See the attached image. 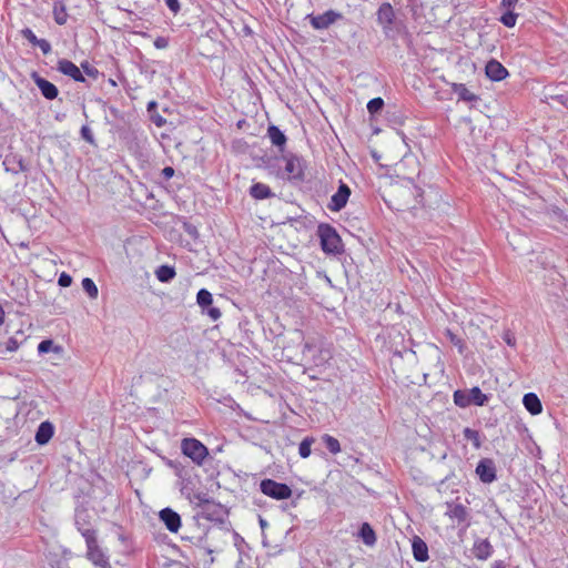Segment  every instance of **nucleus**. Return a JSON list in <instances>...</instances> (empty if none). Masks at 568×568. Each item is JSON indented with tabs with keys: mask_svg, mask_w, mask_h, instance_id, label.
<instances>
[{
	"mask_svg": "<svg viewBox=\"0 0 568 568\" xmlns=\"http://www.w3.org/2000/svg\"><path fill=\"white\" fill-rule=\"evenodd\" d=\"M317 233L322 250L325 253L336 255L343 252L342 240L333 226L329 224H320Z\"/></svg>",
	"mask_w": 568,
	"mask_h": 568,
	"instance_id": "f257e3e1",
	"label": "nucleus"
},
{
	"mask_svg": "<svg viewBox=\"0 0 568 568\" xmlns=\"http://www.w3.org/2000/svg\"><path fill=\"white\" fill-rule=\"evenodd\" d=\"M181 449L185 456L197 465H202L209 455L207 448L195 438H184L181 443Z\"/></svg>",
	"mask_w": 568,
	"mask_h": 568,
	"instance_id": "f03ea898",
	"label": "nucleus"
},
{
	"mask_svg": "<svg viewBox=\"0 0 568 568\" xmlns=\"http://www.w3.org/2000/svg\"><path fill=\"white\" fill-rule=\"evenodd\" d=\"M260 488L264 495L277 500L287 499L292 496L290 486L273 479H263L260 484Z\"/></svg>",
	"mask_w": 568,
	"mask_h": 568,
	"instance_id": "7ed1b4c3",
	"label": "nucleus"
},
{
	"mask_svg": "<svg viewBox=\"0 0 568 568\" xmlns=\"http://www.w3.org/2000/svg\"><path fill=\"white\" fill-rule=\"evenodd\" d=\"M85 544L88 548L87 557L92 564L102 568L110 567L106 555L98 545L97 536L88 535Z\"/></svg>",
	"mask_w": 568,
	"mask_h": 568,
	"instance_id": "20e7f679",
	"label": "nucleus"
},
{
	"mask_svg": "<svg viewBox=\"0 0 568 568\" xmlns=\"http://www.w3.org/2000/svg\"><path fill=\"white\" fill-rule=\"evenodd\" d=\"M342 18V13L329 9L322 14H307L305 19L310 21L311 26L315 30H325L329 28L332 24H334L336 21L341 20Z\"/></svg>",
	"mask_w": 568,
	"mask_h": 568,
	"instance_id": "39448f33",
	"label": "nucleus"
},
{
	"mask_svg": "<svg viewBox=\"0 0 568 568\" xmlns=\"http://www.w3.org/2000/svg\"><path fill=\"white\" fill-rule=\"evenodd\" d=\"M282 160L285 162L283 178L288 180H302L303 179V165L300 158L288 154L284 155Z\"/></svg>",
	"mask_w": 568,
	"mask_h": 568,
	"instance_id": "423d86ee",
	"label": "nucleus"
},
{
	"mask_svg": "<svg viewBox=\"0 0 568 568\" xmlns=\"http://www.w3.org/2000/svg\"><path fill=\"white\" fill-rule=\"evenodd\" d=\"M476 474L479 479L485 484H490L496 480V466L493 459L484 458L479 460L476 467Z\"/></svg>",
	"mask_w": 568,
	"mask_h": 568,
	"instance_id": "0eeeda50",
	"label": "nucleus"
},
{
	"mask_svg": "<svg viewBox=\"0 0 568 568\" xmlns=\"http://www.w3.org/2000/svg\"><path fill=\"white\" fill-rule=\"evenodd\" d=\"M351 195V189L343 182H341L337 192L331 197L328 209L333 212H338L345 207L348 197Z\"/></svg>",
	"mask_w": 568,
	"mask_h": 568,
	"instance_id": "6e6552de",
	"label": "nucleus"
},
{
	"mask_svg": "<svg viewBox=\"0 0 568 568\" xmlns=\"http://www.w3.org/2000/svg\"><path fill=\"white\" fill-rule=\"evenodd\" d=\"M159 518L169 531H179L181 527V516L176 511L166 507L159 513Z\"/></svg>",
	"mask_w": 568,
	"mask_h": 568,
	"instance_id": "1a4fd4ad",
	"label": "nucleus"
},
{
	"mask_svg": "<svg viewBox=\"0 0 568 568\" xmlns=\"http://www.w3.org/2000/svg\"><path fill=\"white\" fill-rule=\"evenodd\" d=\"M58 71L64 75L70 77L77 82H84L85 79L80 70L72 61L67 59H61L58 61Z\"/></svg>",
	"mask_w": 568,
	"mask_h": 568,
	"instance_id": "9d476101",
	"label": "nucleus"
},
{
	"mask_svg": "<svg viewBox=\"0 0 568 568\" xmlns=\"http://www.w3.org/2000/svg\"><path fill=\"white\" fill-rule=\"evenodd\" d=\"M32 80L41 91L42 95L48 100H53L58 97L59 90L58 88L51 83L50 81L45 80L44 78L40 77L38 73H32Z\"/></svg>",
	"mask_w": 568,
	"mask_h": 568,
	"instance_id": "9b49d317",
	"label": "nucleus"
},
{
	"mask_svg": "<svg viewBox=\"0 0 568 568\" xmlns=\"http://www.w3.org/2000/svg\"><path fill=\"white\" fill-rule=\"evenodd\" d=\"M395 13L393 7L388 2H384L377 10V22L385 31L390 30L394 22Z\"/></svg>",
	"mask_w": 568,
	"mask_h": 568,
	"instance_id": "f8f14e48",
	"label": "nucleus"
},
{
	"mask_svg": "<svg viewBox=\"0 0 568 568\" xmlns=\"http://www.w3.org/2000/svg\"><path fill=\"white\" fill-rule=\"evenodd\" d=\"M485 71L493 81H501L508 75L507 69L495 59L487 62Z\"/></svg>",
	"mask_w": 568,
	"mask_h": 568,
	"instance_id": "ddd939ff",
	"label": "nucleus"
},
{
	"mask_svg": "<svg viewBox=\"0 0 568 568\" xmlns=\"http://www.w3.org/2000/svg\"><path fill=\"white\" fill-rule=\"evenodd\" d=\"M87 518L88 514L85 510H78L75 513V526L85 540L88 535L97 536V531L91 527Z\"/></svg>",
	"mask_w": 568,
	"mask_h": 568,
	"instance_id": "4468645a",
	"label": "nucleus"
},
{
	"mask_svg": "<svg viewBox=\"0 0 568 568\" xmlns=\"http://www.w3.org/2000/svg\"><path fill=\"white\" fill-rule=\"evenodd\" d=\"M473 555L479 560L488 559L493 554V546L488 539H477L473 546Z\"/></svg>",
	"mask_w": 568,
	"mask_h": 568,
	"instance_id": "2eb2a0df",
	"label": "nucleus"
},
{
	"mask_svg": "<svg viewBox=\"0 0 568 568\" xmlns=\"http://www.w3.org/2000/svg\"><path fill=\"white\" fill-rule=\"evenodd\" d=\"M3 165L7 172H11L13 174L26 172L28 170L23 159L18 158L17 155L6 156Z\"/></svg>",
	"mask_w": 568,
	"mask_h": 568,
	"instance_id": "dca6fc26",
	"label": "nucleus"
},
{
	"mask_svg": "<svg viewBox=\"0 0 568 568\" xmlns=\"http://www.w3.org/2000/svg\"><path fill=\"white\" fill-rule=\"evenodd\" d=\"M446 515L458 524L464 523L468 517L467 508L462 504H447Z\"/></svg>",
	"mask_w": 568,
	"mask_h": 568,
	"instance_id": "f3484780",
	"label": "nucleus"
},
{
	"mask_svg": "<svg viewBox=\"0 0 568 568\" xmlns=\"http://www.w3.org/2000/svg\"><path fill=\"white\" fill-rule=\"evenodd\" d=\"M54 428L50 422H42L36 433V442L39 445H45L53 436Z\"/></svg>",
	"mask_w": 568,
	"mask_h": 568,
	"instance_id": "a211bd4d",
	"label": "nucleus"
},
{
	"mask_svg": "<svg viewBox=\"0 0 568 568\" xmlns=\"http://www.w3.org/2000/svg\"><path fill=\"white\" fill-rule=\"evenodd\" d=\"M412 548L414 558L417 561L423 562L428 559V547L420 537L415 536L413 538Z\"/></svg>",
	"mask_w": 568,
	"mask_h": 568,
	"instance_id": "6ab92c4d",
	"label": "nucleus"
},
{
	"mask_svg": "<svg viewBox=\"0 0 568 568\" xmlns=\"http://www.w3.org/2000/svg\"><path fill=\"white\" fill-rule=\"evenodd\" d=\"M523 404L525 408L532 415H538L542 410L541 402L535 393H527L524 395Z\"/></svg>",
	"mask_w": 568,
	"mask_h": 568,
	"instance_id": "aec40b11",
	"label": "nucleus"
},
{
	"mask_svg": "<svg viewBox=\"0 0 568 568\" xmlns=\"http://www.w3.org/2000/svg\"><path fill=\"white\" fill-rule=\"evenodd\" d=\"M52 13L55 23H58L59 26H63L67 23L69 16L67 12V6L64 0H54Z\"/></svg>",
	"mask_w": 568,
	"mask_h": 568,
	"instance_id": "412c9836",
	"label": "nucleus"
},
{
	"mask_svg": "<svg viewBox=\"0 0 568 568\" xmlns=\"http://www.w3.org/2000/svg\"><path fill=\"white\" fill-rule=\"evenodd\" d=\"M267 136L270 138L273 145L280 148V150L283 151L286 143V136L276 125L268 126Z\"/></svg>",
	"mask_w": 568,
	"mask_h": 568,
	"instance_id": "4be33fe9",
	"label": "nucleus"
},
{
	"mask_svg": "<svg viewBox=\"0 0 568 568\" xmlns=\"http://www.w3.org/2000/svg\"><path fill=\"white\" fill-rule=\"evenodd\" d=\"M250 194L252 197H254L256 200H264V199H268V197L273 196V193H272L270 186L264 183H260V182L254 183L250 187Z\"/></svg>",
	"mask_w": 568,
	"mask_h": 568,
	"instance_id": "5701e85b",
	"label": "nucleus"
},
{
	"mask_svg": "<svg viewBox=\"0 0 568 568\" xmlns=\"http://www.w3.org/2000/svg\"><path fill=\"white\" fill-rule=\"evenodd\" d=\"M358 536L366 546H373L376 542V534L368 523L362 524Z\"/></svg>",
	"mask_w": 568,
	"mask_h": 568,
	"instance_id": "b1692460",
	"label": "nucleus"
},
{
	"mask_svg": "<svg viewBox=\"0 0 568 568\" xmlns=\"http://www.w3.org/2000/svg\"><path fill=\"white\" fill-rule=\"evenodd\" d=\"M453 91L455 94L458 95L459 100L466 101V102H473L477 101L478 97L470 92L465 84L463 83H454L453 84Z\"/></svg>",
	"mask_w": 568,
	"mask_h": 568,
	"instance_id": "393cba45",
	"label": "nucleus"
},
{
	"mask_svg": "<svg viewBox=\"0 0 568 568\" xmlns=\"http://www.w3.org/2000/svg\"><path fill=\"white\" fill-rule=\"evenodd\" d=\"M202 541V538L199 539L200 544L196 545V557L203 560L204 565H212L214 561V558L212 557L213 549L206 545H201Z\"/></svg>",
	"mask_w": 568,
	"mask_h": 568,
	"instance_id": "a878e982",
	"label": "nucleus"
},
{
	"mask_svg": "<svg viewBox=\"0 0 568 568\" xmlns=\"http://www.w3.org/2000/svg\"><path fill=\"white\" fill-rule=\"evenodd\" d=\"M175 270L169 265H161L155 271L156 278L162 283H168L175 277Z\"/></svg>",
	"mask_w": 568,
	"mask_h": 568,
	"instance_id": "bb28decb",
	"label": "nucleus"
},
{
	"mask_svg": "<svg viewBox=\"0 0 568 568\" xmlns=\"http://www.w3.org/2000/svg\"><path fill=\"white\" fill-rule=\"evenodd\" d=\"M454 403L462 407H468L471 405L470 395L468 389H458L454 393Z\"/></svg>",
	"mask_w": 568,
	"mask_h": 568,
	"instance_id": "cd10ccee",
	"label": "nucleus"
},
{
	"mask_svg": "<svg viewBox=\"0 0 568 568\" xmlns=\"http://www.w3.org/2000/svg\"><path fill=\"white\" fill-rule=\"evenodd\" d=\"M469 390L471 404L483 406L488 400V396L484 394L479 387L475 386Z\"/></svg>",
	"mask_w": 568,
	"mask_h": 568,
	"instance_id": "c85d7f7f",
	"label": "nucleus"
},
{
	"mask_svg": "<svg viewBox=\"0 0 568 568\" xmlns=\"http://www.w3.org/2000/svg\"><path fill=\"white\" fill-rule=\"evenodd\" d=\"M562 84H565V83L561 82L557 87V92L547 95V99L558 102L559 104H561L564 108H566L568 110V92L560 90V87Z\"/></svg>",
	"mask_w": 568,
	"mask_h": 568,
	"instance_id": "c756f323",
	"label": "nucleus"
},
{
	"mask_svg": "<svg viewBox=\"0 0 568 568\" xmlns=\"http://www.w3.org/2000/svg\"><path fill=\"white\" fill-rule=\"evenodd\" d=\"M196 302L205 311L206 307L212 305V294L207 290L202 288L197 292Z\"/></svg>",
	"mask_w": 568,
	"mask_h": 568,
	"instance_id": "7c9ffc66",
	"label": "nucleus"
},
{
	"mask_svg": "<svg viewBox=\"0 0 568 568\" xmlns=\"http://www.w3.org/2000/svg\"><path fill=\"white\" fill-rule=\"evenodd\" d=\"M19 346L20 343L16 337H9L7 342H0V355L16 352Z\"/></svg>",
	"mask_w": 568,
	"mask_h": 568,
	"instance_id": "2f4dec72",
	"label": "nucleus"
},
{
	"mask_svg": "<svg viewBox=\"0 0 568 568\" xmlns=\"http://www.w3.org/2000/svg\"><path fill=\"white\" fill-rule=\"evenodd\" d=\"M322 440L323 443L325 444L326 448L334 455L338 454L341 452V444L339 442L331 436V435H327L325 434L323 437H322Z\"/></svg>",
	"mask_w": 568,
	"mask_h": 568,
	"instance_id": "473e14b6",
	"label": "nucleus"
},
{
	"mask_svg": "<svg viewBox=\"0 0 568 568\" xmlns=\"http://www.w3.org/2000/svg\"><path fill=\"white\" fill-rule=\"evenodd\" d=\"M191 503H193L197 507L207 508L213 503L210 500L207 494L205 493H196L191 497Z\"/></svg>",
	"mask_w": 568,
	"mask_h": 568,
	"instance_id": "72a5a7b5",
	"label": "nucleus"
},
{
	"mask_svg": "<svg viewBox=\"0 0 568 568\" xmlns=\"http://www.w3.org/2000/svg\"><path fill=\"white\" fill-rule=\"evenodd\" d=\"M50 351L60 353L62 351V347L54 345L51 339H43L39 343V345H38L39 354H45V353H49Z\"/></svg>",
	"mask_w": 568,
	"mask_h": 568,
	"instance_id": "f704fd0d",
	"label": "nucleus"
},
{
	"mask_svg": "<svg viewBox=\"0 0 568 568\" xmlns=\"http://www.w3.org/2000/svg\"><path fill=\"white\" fill-rule=\"evenodd\" d=\"M82 287L85 291V293L89 295V297H91V298L98 297V294H99L98 287L91 278H89V277L83 278Z\"/></svg>",
	"mask_w": 568,
	"mask_h": 568,
	"instance_id": "c9c22d12",
	"label": "nucleus"
},
{
	"mask_svg": "<svg viewBox=\"0 0 568 568\" xmlns=\"http://www.w3.org/2000/svg\"><path fill=\"white\" fill-rule=\"evenodd\" d=\"M464 437L467 440H470L475 448H479L481 446L479 432L467 427L464 429Z\"/></svg>",
	"mask_w": 568,
	"mask_h": 568,
	"instance_id": "e433bc0d",
	"label": "nucleus"
},
{
	"mask_svg": "<svg viewBox=\"0 0 568 568\" xmlns=\"http://www.w3.org/2000/svg\"><path fill=\"white\" fill-rule=\"evenodd\" d=\"M314 439L312 437H305L300 446H298V454L302 458H307L311 455V446L313 444Z\"/></svg>",
	"mask_w": 568,
	"mask_h": 568,
	"instance_id": "4c0bfd02",
	"label": "nucleus"
},
{
	"mask_svg": "<svg viewBox=\"0 0 568 568\" xmlns=\"http://www.w3.org/2000/svg\"><path fill=\"white\" fill-rule=\"evenodd\" d=\"M517 14L513 10H506L500 17V22L508 28H513L516 24Z\"/></svg>",
	"mask_w": 568,
	"mask_h": 568,
	"instance_id": "58836bf2",
	"label": "nucleus"
},
{
	"mask_svg": "<svg viewBox=\"0 0 568 568\" xmlns=\"http://www.w3.org/2000/svg\"><path fill=\"white\" fill-rule=\"evenodd\" d=\"M384 106V100L382 98H374L368 101L367 110L371 114L379 112Z\"/></svg>",
	"mask_w": 568,
	"mask_h": 568,
	"instance_id": "ea45409f",
	"label": "nucleus"
},
{
	"mask_svg": "<svg viewBox=\"0 0 568 568\" xmlns=\"http://www.w3.org/2000/svg\"><path fill=\"white\" fill-rule=\"evenodd\" d=\"M446 336L458 348V352L462 354L465 347L463 339L458 337L456 334H454L450 329L446 331Z\"/></svg>",
	"mask_w": 568,
	"mask_h": 568,
	"instance_id": "a19ab883",
	"label": "nucleus"
},
{
	"mask_svg": "<svg viewBox=\"0 0 568 568\" xmlns=\"http://www.w3.org/2000/svg\"><path fill=\"white\" fill-rule=\"evenodd\" d=\"M21 36L33 45H37V43L40 40L39 38H37V36L33 33V31L29 28H24L23 30H21Z\"/></svg>",
	"mask_w": 568,
	"mask_h": 568,
	"instance_id": "79ce46f5",
	"label": "nucleus"
},
{
	"mask_svg": "<svg viewBox=\"0 0 568 568\" xmlns=\"http://www.w3.org/2000/svg\"><path fill=\"white\" fill-rule=\"evenodd\" d=\"M80 133H81L82 139L85 140L88 143H90V144H94L95 143L93 133H92L91 129L88 125H83L81 128Z\"/></svg>",
	"mask_w": 568,
	"mask_h": 568,
	"instance_id": "37998d69",
	"label": "nucleus"
},
{
	"mask_svg": "<svg viewBox=\"0 0 568 568\" xmlns=\"http://www.w3.org/2000/svg\"><path fill=\"white\" fill-rule=\"evenodd\" d=\"M81 68L83 69L84 73L91 78L95 79L99 74L98 69L90 65L88 62L81 63Z\"/></svg>",
	"mask_w": 568,
	"mask_h": 568,
	"instance_id": "c03bdc74",
	"label": "nucleus"
},
{
	"mask_svg": "<svg viewBox=\"0 0 568 568\" xmlns=\"http://www.w3.org/2000/svg\"><path fill=\"white\" fill-rule=\"evenodd\" d=\"M37 47L41 49L43 54H49L52 50L50 42L45 39H40Z\"/></svg>",
	"mask_w": 568,
	"mask_h": 568,
	"instance_id": "a18cd8bd",
	"label": "nucleus"
},
{
	"mask_svg": "<svg viewBox=\"0 0 568 568\" xmlns=\"http://www.w3.org/2000/svg\"><path fill=\"white\" fill-rule=\"evenodd\" d=\"M58 283L60 286L62 287H68L71 285L72 283V278L69 274L67 273H62L60 276H59V280H58Z\"/></svg>",
	"mask_w": 568,
	"mask_h": 568,
	"instance_id": "49530a36",
	"label": "nucleus"
},
{
	"mask_svg": "<svg viewBox=\"0 0 568 568\" xmlns=\"http://www.w3.org/2000/svg\"><path fill=\"white\" fill-rule=\"evenodd\" d=\"M206 314L211 320L217 321L221 317V311L217 307L209 306L206 310Z\"/></svg>",
	"mask_w": 568,
	"mask_h": 568,
	"instance_id": "de8ad7c7",
	"label": "nucleus"
},
{
	"mask_svg": "<svg viewBox=\"0 0 568 568\" xmlns=\"http://www.w3.org/2000/svg\"><path fill=\"white\" fill-rule=\"evenodd\" d=\"M165 4L173 13H178L181 9L179 0H165Z\"/></svg>",
	"mask_w": 568,
	"mask_h": 568,
	"instance_id": "09e8293b",
	"label": "nucleus"
},
{
	"mask_svg": "<svg viewBox=\"0 0 568 568\" xmlns=\"http://www.w3.org/2000/svg\"><path fill=\"white\" fill-rule=\"evenodd\" d=\"M168 45H169V40L164 37H158L154 40V47L156 49H165V48H168Z\"/></svg>",
	"mask_w": 568,
	"mask_h": 568,
	"instance_id": "8fccbe9b",
	"label": "nucleus"
},
{
	"mask_svg": "<svg viewBox=\"0 0 568 568\" xmlns=\"http://www.w3.org/2000/svg\"><path fill=\"white\" fill-rule=\"evenodd\" d=\"M518 0H501V7L506 10H514Z\"/></svg>",
	"mask_w": 568,
	"mask_h": 568,
	"instance_id": "3c124183",
	"label": "nucleus"
},
{
	"mask_svg": "<svg viewBox=\"0 0 568 568\" xmlns=\"http://www.w3.org/2000/svg\"><path fill=\"white\" fill-rule=\"evenodd\" d=\"M161 174L165 180H169L174 175V169L172 166H165Z\"/></svg>",
	"mask_w": 568,
	"mask_h": 568,
	"instance_id": "603ef678",
	"label": "nucleus"
},
{
	"mask_svg": "<svg viewBox=\"0 0 568 568\" xmlns=\"http://www.w3.org/2000/svg\"><path fill=\"white\" fill-rule=\"evenodd\" d=\"M504 341L509 345V346H514L515 343H516V338L515 336L510 333V332H506L504 334Z\"/></svg>",
	"mask_w": 568,
	"mask_h": 568,
	"instance_id": "864d4df0",
	"label": "nucleus"
},
{
	"mask_svg": "<svg viewBox=\"0 0 568 568\" xmlns=\"http://www.w3.org/2000/svg\"><path fill=\"white\" fill-rule=\"evenodd\" d=\"M152 120H153L154 124L159 128H161L165 123V120L159 115L152 116Z\"/></svg>",
	"mask_w": 568,
	"mask_h": 568,
	"instance_id": "5fc2aeb1",
	"label": "nucleus"
},
{
	"mask_svg": "<svg viewBox=\"0 0 568 568\" xmlns=\"http://www.w3.org/2000/svg\"><path fill=\"white\" fill-rule=\"evenodd\" d=\"M158 106L156 102L155 101H150L148 103V112L151 113L153 110H155Z\"/></svg>",
	"mask_w": 568,
	"mask_h": 568,
	"instance_id": "6e6d98bb",
	"label": "nucleus"
},
{
	"mask_svg": "<svg viewBox=\"0 0 568 568\" xmlns=\"http://www.w3.org/2000/svg\"><path fill=\"white\" fill-rule=\"evenodd\" d=\"M4 321V311L2 308V306L0 305V326L2 325Z\"/></svg>",
	"mask_w": 568,
	"mask_h": 568,
	"instance_id": "4d7b16f0",
	"label": "nucleus"
},
{
	"mask_svg": "<svg viewBox=\"0 0 568 568\" xmlns=\"http://www.w3.org/2000/svg\"><path fill=\"white\" fill-rule=\"evenodd\" d=\"M260 524H261V527L266 526V521L263 518H260Z\"/></svg>",
	"mask_w": 568,
	"mask_h": 568,
	"instance_id": "13d9d810",
	"label": "nucleus"
},
{
	"mask_svg": "<svg viewBox=\"0 0 568 568\" xmlns=\"http://www.w3.org/2000/svg\"><path fill=\"white\" fill-rule=\"evenodd\" d=\"M495 568H505V566L503 565V562H497Z\"/></svg>",
	"mask_w": 568,
	"mask_h": 568,
	"instance_id": "bf43d9fd",
	"label": "nucleus"
}]
</instances>
